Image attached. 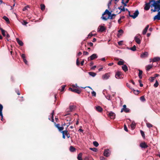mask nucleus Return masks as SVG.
Returning <instances> with one entry per match:
<instances>
[{"instance_id": "2f4dec72", "label": "nucleus", "mask_w": 160, "mask_h": 160, "mask_svg": "<svg viewBox=\"0 0 160 160\" xmlns=\"http://www.w3.org/2000/svg\"><path fill=\"white\" fill-rule=\"evenodd\" d=\"M89 75L93 77H94L96 75V73L93 72H88Z\"/></svg>"}, {"instance_id": "8fccbe9b", "label": "nucleus", "mask_w": 160, "mask_h": 160, "mask_svg": "<svg viewBox=\"0 0 160 160\" xmlns=\"http://www.w3.org/2000/svg\"><path fill=\"white\" fill-rule=\"evenodd\" d=\"M29 8V6H26L24 7L23 8V11H26V10H27V8Z\"/></svg>"}, {"instance_id": "473e14b6", "label": "nucleus", "mask_w": 160, "mask_h": 160, "mask_svg": "<svg viewBox=\"0 0 160 160\" xmlns=\"http://www.w3.org/2000/svg\"><path fill=\"white\" fill-rule=\"evenodd\" d=\"M45 5L42 4L40 5V8L42 11H44L45 9Z\"/></svg>"}, {"instance_id": "423d86ee", "label": "nucleus", "mask_w": 160, "mask_h": 160, "mask_svg": "<svg viewBox=\"0 0 160 160\" xmlns=\"http://www.w3.org/2000/svg\"><path fill=\"white\" fill-rule=\"evenodd\" d=\"M108 117L111 119H114L115 117V114L112 112H108Z\"/></svg>"}, {"instance_id": "49530a36", "label": "nucleus", "mask_w": 160, "mask_h": 160, "mask_svg": "<svg viewBox=\"0 0 160 160\" xmlns=\"http://www.w3.org/2000/svg\"><path fill=\"white\" fill-rule=\"evenodd\" d=\"M94 35H93L91 33H90L88 35L87 38H90L92 36Z\"/></svg>"}, {"instance_id": "5701e85b", "label": "nucleus", "mask_w": 160, "mask_h": 160, "mask_svg": "<svg viewBox=\"0 0 160 160\" xmlns=\"http://www.w3.org/2000/svg\"><path fill=\"white\" fill-rule=\"evenodd\" d=\"M122 68L125 72L127 71L128 70V67L126 65H123L122 67Z\"/></svg>"}, {"instance_id": "052dcab7", "label": "nucleus", "mask_w": 160, "mask_h": 160, "mask_svg": "<svg viewBox=\"0 0 160 160\" xmlns=\"http://www.w3.org/2000/svg\"><path fill=\"white\" fill-rule=\"evenodd\" d=\"M122 42H123V41H120L118 42V44L119 45H122Z\"/></svg>"}, {"instance_id": "37998d69", "label": "nucleus", "mask_w": 160, "mask_h": 160, "mask_svg": "<svg viewBox=\"0 0 160 160\" xmlns=\"http://www.w3.org/2000/svg\"><path fill=\"white\" fill-rule=\"evenodd\" d=\"M118 64L119 65H123L124 64V62L122 61H119L118 62Z\"/></svg>"}, {"instance_id": "20e7f679", "label": "nucleus", "mask_w": 160, "mask_h": 160, "mask_svg": "<svg viewBox=\"0 0 160 160\" xmlns=\"http://www.w3.org/2000/svg\"><path fill=\"white\" fill-rule=\"evenodd\" d=\"M98 57V56L96 54H93L91 56L88 58V60H92L93 59L97 58Z\"/></svg>"}, {"instance_id": "603ef678", "label": "nucleus", "mask_w": 160, "mask_h": 160, "mask_svg": "<svg viewBox=\"0 0 160 160\" xmlns=\"http://www.w3.org/2000/svg\"><path fill=\"white\" fill-rule=\"evenodd\" d=\"M147 30L145 28L143 30L142 32V34L144 35L146 34V33L147 32Z\"/></svg>"}, {"instance_id": "2eb2a0df", "label": "nucleus", "mask_w": 160, "mask_h": 160, "mask_svg": "<svg viewBox=\"0 0 160 160\" xmlns=\"http://www.w3.org/2000/svg\"><path fill=\"white\" fill-rule=\"evenodd\" d=\"M155 6V9L157 8L158 9V11H159L160 10V2H158L157 3H155L154 4Z\"/></svg>"}, {"instance_id": "4c0bfd02", "label": "nucleus", "mask_w": 160, "mask_h": 160, "mask_svg": "<svg viewBox=\"0 0 160 160\" xmlns=\"http://www.w3.org/2000/svg\"><path fill=\"white\" fill-rule=\"evenodd\" d=\"M159 85L158 82L157 80H156L155 83L154 84L153 86L155 88H157L158 87Z\"/></svg>"}, {"instance_id": "ddd939ff", "label": "nucleus", "mask_w": 160, "mask_h": 160, "mask_svg": "<svg viewBox=\"0 0 160 160\" xmlns=\"http://www.w3.org/2000/svg\"><path fill=\"white\" fill-rule=\"evenodd\" d=\"M151 3L150 2L146 3L145 4V6L144 8V9L147 11L149 10L150 8V7L151 6Z\"/></svg>"}, {"instance_id": "13d9d810", "label": "nucleus", "mask_w": 160, "mask_h": 160, "mask_svg": "<svg viewBox=\"0 0 160 160\" xmlns=\"http://www.w3.org/2000/svg\"><path fill=\"white\" fill-rule=\"evenodd\" d=\"M28 22L25 21H23V22H22V23L23 25H26L28 24Z\"/></svg>"}, {"instance_id": "dca6fc26", "label": "nucleus", "mask_w": 160, "mask_h": 160, "mask_svg": "<svg viewBox=\"0 0 160 160\" xmlns=\"http://www.w3.org/2000/svg\"><path fill=\"white\" fill-rule=\"evenodd\" d=\"M158 12V14L155 16L153 18V19L154 20H160V11H159Z\"/></svg>"}, {"instance_id": "6e6d98bb", "label": "nucleus", "mask_w": 160, "mask_h": 160, "mask_svg": "<svg viewBox=\"0 0 160 160\" xmlns=\"http://www.w3.org/2000/svg\"><path fill=\"white\" fill-rule=\"evenodd\" d=\"M5 32L6 31L4 30H2V34L4 37L6 36Z\"/></svg>"}, {"instance_id": "09e8293b", "label": "nucleus", "mask_w": 160, "mask_h": 160, "mask_svg": "<svg viewBox=\"0 0 160 160\" xmlns=\"http://www.w3.org/2000/svg\"><path fill=\"white\" fill-rule=\"evenodd\" d=\"M88 45L89 46L92 47L93 46V43L92 42H88L87 43Z\"/></svg>"}, {"instance_id": "69168bd1", "label": "nucleus", "mask_w": 160, "mask_h": 160, "mask_svg": "<svg viewBox=\"0 0 160 160\" xmlns=\"http://www.w3.org/2000/svg\"><path fill=\"white\" fill-rule=\"evenodd\" d=\"M66 111L67 112H72V111H71V110L70 109V108L69 107L67 109Z\"/></svg>"}, {"instance_id": "f8f14e48", "label": "nucleus", "mask_w": 160, "mask_h": 160, "mask_svg": "<svg viewBox=\"0 0 160 160\" xmlns=\"http://www.w3.org/2000/svg\"><path fill=\"white\" fill-rule=\"evenodd\" d=\"M139 14V12L138 10H136L135 11V12L134 13L133 15H132V16H130V17H132L133 19H135L137 17H138Z\"/></svg>"}, {"instance_id": "c756f323", "label": "nucleus", "mask_w": 160, "mask_h": 160, "mask_svg": "<svg viewBox=\"0 0 160 160\" xmlns=\"http://www.w3.org/2000/svg\"><path fill=\"white\" fill-rule=\"evenodd\" d=\"M69 149H70V151L71 152H73L75 151L76 149L73 147L72 146H71L70 147Z\"/></svg>"}, {"instance_id": "7c9ffc66", "label": "nucleus", "mask_w": 160, "mask_h": 160, "mask_svg": "<svg viewBox=\"0 0 160 160\" xmlns=\"http://www.w3.org/2000/svg\"><path fill=\"white\" fill-rule=\"evenodd\" d=\"M128 48L129 49L133 51H135L136 50V46L135 45H134L132 47V48Z\"/></svg>"}, {"instance_id": "f3484780", "label": "nucleus", "mask_w": 160, "mask_h": 160, "mask_svg": "<svg viewBox=\"0 0 160 160\" xmlns=\"http://www.w3.org/2000/svg\"><path fill=\"white\" fill-rule=\"evenodd\" d=\"M140 146L142 148H146L148 147V145L145 142H142L140 144Z\"/></svg>"}, {"instance_id": "f03ea898", "label": "nucleus", "mask_w": 160, "mask_h": 160, "mask_svg": "<svg viewBox=\"0 0 160 160\" xmlns=\"http://www.w3.org/2000/svg\"><path fill=\"white\" fill-rule=\"evenodd\" d=\"M157 1H155V0H150L149 2L151 3L152 2H153V3L152 4H151V7H154V9H151V11L153 12H155L156 11H158V9L157 8L155 9V6H154V4L155 3V2H156Z\"/></svg>"}, {"instance_id": "4be33fe9", "label": "nucleus", "mask_w": 160, "mask_h": 160, "mask_svg": "<svg viewBox=\"0 0 160 160\" xmlns=\"http://www.w3.org/2000/svg\"><path fill=\"white\" fill-rule=\"evenodd\" d=\"M16 41L21 46H22L23 43V42L21 40H19V38H16Z\"/></svg>"}, {"instance_id": "680f3d73", "label": "nucleus", "mask_w": 160, "mask_h": 160, "mask_svg": "<svg viewBox=\"0 0 160 160\" xmlns=\"http://www.w3.org/2000/svg\"><path fill=\"white\" fill-rule=\"evenodd\" d=\"M83 54L84 55H88L89 54V53L87 52L83 51Z\"/></svg>"}, {"instance_id": "a211bd4d", "label": "nucleus", "mask_w": 160, "mask_h": 160, "mask_svg": "<svg viewBox=\"0 0 160 160\" xmlns=\"http://www.w3.org/2000/svg\"><path fill=\"white\" fill-rule=\"evenodd\" d=\"M95 109L96 111L99 112H101L102 111V108L100 106H98L95 107Z\"/></svg>"}, {"instance_id": "f704fd0d", "label": "nucleus", "mask_w": 160, "mask_h": 160, "mask_svg": "<svg viewBox=\"0 0 160 160\" xmlns=\"http://www.w3.org/2000/svg\"><path fill=\"white\" fill-rule=\"evenodd\" d=\"M54 114V111L53 110L51 114V118L52 119L51 121L52 122H54V119H53Z\"/></svg>"}, {"instance_id": "a19ab883", "label": "nucleus", "mask_w": 160, "mask_h": 160, "mask_svg": "<svg viewBox=\"0 0 160 160\" xmlns=\"http://www.w3.org/2000/svg\"><path fill=\"white\" fill-rule=\"evenodd\" d=\"M141 134L143 138H145V135L144 132L142 130H140Z\"/></svg>"}, {"instance_id": "864d4df0", "label": "nucleus", "mask_w": 160, "mask_h": 160, "mask_svg": "<svg viewBox=\"0 0 160 160\" xmlns=\"http://www.w3.org/2000/svg\"><path fill=\"white\" fill-rule=\"evenodd\" d=\"M92 95V96L95 97L96 96V93L94 91H93L91 92Z\"/></svg>"}, {"instance_id": "b1692460", "label": "nucleus", "mask_w": 160, "mask_h": 160, "mask_svg": "<svg viewBox=\"0 0 160 160\" xmlns=\"http://www.w3.org/2000/svg\"><path fill=\"white\" fill-rule=\"evenodd\" d=\"M152 65H148L146 67V70L147 71H148L150 69L152 68Z\"/></svg>"}, {"instance_id": "ea45409f", "label": "nucleus", "mask_w": 160, "mask_h": 160, "mask_svg": "<svg viewBox=\"0 0 160 160\" xmlns=\"http://www.w3.org/2000/svg\"><path fill=\"white\" fill-rule=\"evenodd\" d=\"M90 149L95 152H97L98 151L97 149L95 148H90Z\"/></svg>"}, {"instance_id": "338daca9", "label": "nucleus", "mask_w": 160, "mask_h": 160, "mask_svg": "<svg viewBox=\"0 0 160 160\" xmlns=\"http://www.w3.org/2000/svg\"><path fill=\"white\" fill-rule=\"evenodd\" d=\"M23 61L26 64H28V62L27 61L26 59H23Z\"/></svg>"}, {"instance_id": "bf43d9fd", "label": "nucleus", "mask_w": 160, "mask_h": 160, "mask_svg": "<svg viewBox=\"0 0 160 160\" xmlns=\"http://www.w3.org/2000/svg\"><path fill=\"white\" fill-rule=\"evenodd\" d=\"M109 11L108 10L106 9L105 12H104V13L102 14L103 16L104 15H105V14H108V13L109 12Z\"/></svg>"}, {"instance_id": "9b49d317", "label": "nucleus", "mask_w": 160, "mask_h": 160, "mask_svg": "<svg viewBox=\"0 0 160 160\" xmlns=\"http://www.w3.org/2000/svg\"><path fill=\"white\" fill-rule=\"evenodd\" d=\"M148 53L147 52H145L141 54L140 57L141 58H144L148 57Z\"/></svg>"}, {"instance_id": "39448f33", "label": "nucleus", "mask_w": 160, "mask_h": 160, "mask_svg": "<svg viewBox=\"0 0 160 160\" xmlns=\"http://www.w3.org/2000/svg\"><path fill=\"white\" fill-rule=\"evenodd\" d=\"M110 154V152L109 149H105L104 150L103 154L104 156L106 157H108Z\"/></svg>"}, {"instance_id": "79ce46f5", "label": "nucleus", "mask_w": 160, "mask_h": 160, "mask_svg": "<svg viewBox=\"0 0 160 160\" xmlns=\"http://www.w3.org/2000/svg\"><path fill=\"white\" fill-rule=\"evenodd\" d=\"M93 144L96 147H98L99 145L98 143V142H97L96 141L94 142H93Z\"/></svg>"}, {"instance_id": "774afa93", "label": "nucleus", "mask_w": 160, "mask_h": 160, "mask_svg": "<svg viewBox=\"0 0 160 160\" xmlns=\"http://www.w3.org/2000/svg\"><path fill=\"white\" fill-rule=\"evenodd\" d=\"M16 92L17 93V94L18 95H20V93L19 91L18 90H17L16 91Z\"/></svg>"}, {"instance_id": "e2e57ef3", "label": "nucleus", "mask_w": 160, "mask_h": 160, "mask_svg": "<svg viewBox=\"0 0 160 160\" xmlns=\"http://www.w3.org/2000/svg\"><path fill=\"white\" fill-rule=\"evenodd\" d=\"M100 160H106V158L103 157H100Z\"/></svg>"}, {"instance_id": "58836bf2", "label": "nucleus", "mask_w": 160, "mask_h": 160, "mask_svg": "<svg viewBox=\"0 0 160 160\" xmlns=\"http://www.w3.org/2000/svg\"><path fill=\"white\" fill-rule=\"evenodd\" d=\"M116 16V15L115 14H112L111 15V16L109 18L110 19H112L113 18H114L115 16Z\"/></svg>"}, {"instance_id": "cd10ccee", "label": "nucleus", "mask_w": 160, "mask_h": 160, "mask_svg": "<svg viewBox=\"0 0 160 160\" xmlns=\"http://www.w3.org/2000/svg\"><path fill=\"white\" fill-rule=\"evenodd\" d=\"M3 19L6 21L8 23H10V21L9 19L6 16H4L3 17Z\"/></svg>"}, {"instance_id": "412c9836", "label": "nucleus", "mask_w": 160, "mask_h": 160, "mask_svg": "<svg viewBox=\"0 0 160 160\" xmlns=\"http://www.w3.org/2000/svg\"><path fill=\"white\" fill-rule=\"evenodd\" d=\"M118 33L117 34V36L119 38L122 35V34L123 33V31L122 29H120L118 31Z\"/></svg>"}, {"instance_id": "9d476101", "label": "nucleus", "mask_w": 160, "mask_h": 160, "mask_svg": "<svg viewBox=\"0 0 160 160\" xmlns=\"http://www.w3.org/2000/svg\"><path fill=\"white\" fill-rule=\"evenodd\" d=\"M106 28L105 27L102 26H100L98 29V32H103L106 30Z\"/></svg>"}, {"instance_id": "7ed1b4c3", "label": "nucleus", "mask_w": 160, "mask_h": 160, "mask_svg": "<svg viewBox=\"0 0 160 160\" xmlns=\"http://www.w3.org/2000/svg\"><path fill=\"white\" fill-rule=\"evenodd\" d=\"M123 108L121 109V112H122L123 111L126 113H128L130 112V109L128 108H126V105H124L123 106Z\"/></svg>"}, {"instance_id": "0eeeda50", "label": "nucleus", "mask_w": 160, "mask_h": 160, "mask_svg": "<svg viewBox=\"0 0 160 160\" xmlns=\"http://www.w3.org/2000/svg\"><path fill=\"white\" fill-rule=\"evenodd\" d=\"M69 126V125H68L67 126V128ZM66 130L64 131H62L61 132L62 133H63L64 134L67 136V138H69L70 137V135L69 133L68 132V131L67 130V128H66Z\"/></svg>"}, {"instance_id": "c03bdc74", "label": "nucleus", "mask_w": 160, "mask_h": 160, "mask_svg": "<svg viewBox=\"0 0 160 160\" xmlns=\"http://www.w3.org/2000/svg\"><path fill=\"white\" fill-rule=\"evenodd\" d=\"M140 100L142 101H145V99L144 98V96H143L140 97Z\"/></svg>"}, {"instance_id": "393cba45", "label": "nucleus", "mask_w": 160, "mask_h": 160, "mask_svg": "<svg viewBox=\"0 0 160 160\" xmlns=\"http://www.w3.org/2000/svg\"><path fill=\"white\" fill-rule=\"evenodd\" d=\"M131 128L132 130H133L135 129L136 127V124L135 122H133L132 124L131 125Z\"/></svg>"}, {"instance_id": "f257e3e1", "label": "nucleus", "mask_w": 160, "mask_h": 160, "mask_svg": "<svg viewBox=\"0 0 160 160\" xmlns=\"http://www.w3.org/2000/svg\"><path fill=\"white\" fill-rule=\"evenodd\" d=\"M123 75L122 74V72L120 71H118L115 74V78L117 79H122L123 78V77L122 76H123Z\"/></svg>"}, {"instance_id": "3c124183", "label": "nucleus", "mask_w": 160, "mask_h": 160, "mask_svg": "<svg viewBox=\"0 0 160 160\" xmlns=\"http://www.w3.org/2000/svg\"><path fill=\"white\" fill-rule=\"evenodd\" d=\"M76 64L77 66H79L80 65V62L79 61V58H78L76 61Z\"/></svg>"}, {"instance_id": "6e6552de", "label": "nucleus", "mask_w": 160, "mask_h": 160, "mask_svg": "<svg viewBox=\"0 0 160 160\" xmlns=\"http://www.w3.org/2000/svg\"><path fill=\"white\" fill-rule=\"evenodd\" d=\"M69 90L72 91V92L76 93L78 94H80L81 92V91L78 89H73L72 88H69Z\"/></svg>"}, {"instance_id": "e433bc0d", "label": "nucleus", "mask_w": 160, "mask_h": 160, "mask_svg": "<svg viewBox=\"0 0 160 160\" xmlns=\"http://www.w3.org/2000/svg\"><path fill=\"white\" fill-rule=\"evenodd\" d=\"M146 125L147 127L148 128H152L153 127V125L152 124L149 122L146 123Z\"/></svg>"}, {"instance_id": "0e129e2a", "label": "nucleus", "mask_w": 160, "mask_h": 160, "mask_svg": "<svg viewBox=\"0 0 160 160\" xmlns=\"http://www.w3.org/2000/svg\"><path fill=\"white\" fill-rule=\"evenodd\" d=\"M21 57L23 59L26 58L25 55L24 54H22L21 55Z\"/></svg>"}, {"instance_id": "6ab92c4d", "label": "nucleus", "mask_w": 160, "mask_h": 160, "mask_svg": "<svg viewBox=\"0 0 160 160\" xmlns=\"http://www.w3.org/2000/svg\"><path fill=\"white\" fill-rule=\"evenodd\" d=\"M60 125L59 124H57L55 125V127L58 128L59 131H62L64 129V127H60Z\"/></svg>"}, {"instance_id": "c9c22d12", "label": "nucleus", "mask_w": 160, "mask_h": 160, "mask_svg": "<svg viewBox=\"0 0 160 160\" xmlns=\"http://www.w3.org/2000/svg\"><path fill=\"white\" fill-rule=\"evenodd\" d=\"M3 106L2 105L0 104V115H1L2 114V112L3 109Z\"/></svg>"}, {"instance_id": "4468645a", "label": "nucleus", "mask_w": 160, "mask_h": 160, "mask_svg": "<svg viewBox=\"0 0 160 160\" xmlns=\"http://www.w3.org/2000/svg\"><path fill=\"white\" fill-rule=\"evenodd\" d=\"M110 76V73H107L103 75L102 78L103 79H108Z\"/></svg>"}, {"instance_id": "72a5a7b5", "label": "nucleus", "mask_w": 160, "mask_h": 160, "mask_svg": "<svg viewBox=\"0 0 160 160\" xmlns=\"http://www.w3.org/2000/svg\"><path fill=\"white\" fill-rule=\"evenodd\" d=\"M118 8L120 10V12L118 13V14L120 13L121 12H124L125 10H126V9L124 8V7H123L122 8H121L120 7H118Z\"/></svg>"}, {"instance_id": "a878e982", "label": "nucleus", "mask_w": 160, "mask_h": 160, "mask_svg": "<svg viewBox=\"0 0 160 160\" xmlns=\"http://www.w3.org/2000/svg\"><path fill=\"white\" fill-rule=\"evenodd\" d=\"M160 60V58L159 57H155L152 60L153 62H155L159 61Z\"/></svg>"}, {"instance_id": "aec40b11", "label": "nucleus", "mask_w": 160, "mask_h": 160, "mask_svg": "<svg viewBox=\"0 0 160 160\" xmlns=\"http://www.w3.org/2000/svg\"><path fill=\"white\" fill-rule=\"evenodd\" d=\"M108 15V17L107 18H106V17H104L102 16V19L105 20H106L107 19L109 18L111 16V12H109L107 14Z\"/></svg>"}, {"instance_id": "1a4fd4ad", "label": "nucleus", "mask_w": 160, "mask_h": 160, "mask_svg": "<svg viewBox=\"0 0 160 160\" xmlns=\"http://www.w3.org/2000/svg\"><path fill=\"white\" fill-rule=\"evenodd\" d=\"M140 36L139 35L136 36L134 38V40L138 44H140L141 43V40H140Z\"/></svg>"}, {"instance_id": "bb28decb", "label": "nucleus", "mask_w": 160, "mask_h": 160, "mask_svg": "<svg viewBox=\"0 0 160 160\" xmlns=\"http://www.w3.org/2000/svg\"><path fill=\"white\" fill-rule=\"evenodd\" d=\"M82 153H80L78 155L77 157V159L78 160H82Z\"/></svg>"}, {"instance_id": "5fc2aeb1", "label": "nucleus", "mask_w": 160, "mask_h": 160, "mask_svg": "<svg viewBox=\"0 0 160 160\" xmlns=\"http://www.w3.org/2000/svg\"><path fill=\"white\" fill-rule=\"evenodd\" d=\"M124 130L126 132H128V129L126 124L124 125Z\"/></svg>"}, {"instance_id": "c85d7f7f", "label": "nucleus", "mask_w": 160, "mask_h": 160, "mask_svg": "<svg viewBox=\"0 0 160 160\" xmlns=\"http://www.w3.org/2000/svg\"><path fill=\"white\" fill-rule=\"evenodd\" d=\"M69 107L70 108L71 111H72V112L75 109V108H76V106L75 105H71L69 106Z\"/></svg>"}, {"instance_id": "4d7b16f0", "label": "nucleus", "mask_w": 160, "mask_h": 160, "mask_svg": "<svg viewBox=\"0 0 160 160\" xmlns=\"http://www.w3.org/2000/svg\"><path fill=\"white\" fill-rule=\"evenodd\" d=\"M142 71L140 70H139V73L138 75H142Z\"/></svg>"}, {"instance_id": "a18cd8bd", "label": "nucleus", "mask_w": 160, "mask_h": 160, "mask_svg": "<svg viewBox=\"0 0 160 160\" xmlns=\"http://www.w3.org/2000/svg\"><path fill=\"white\" fill-rule=\"evenodd\" d=\"M155 79V77H151L149 78V80L150 82H153L154 81Z\"/></svg>"}, {"instance_id": "de8ad7c7", "label": "nucleus", "mask_w": 160, "mask_h": 160, "mask_svg": "<svg viewBox=\"0 0 160 160\" xmlns=\"http://www.w3.org/2000/svg\"><path fill=\"white\" fill-rule=\"evenodd\" d=\"M66 87V85H63V86H62L61 87V92H62L64 90V89H65V88Z\"/></svg>"}]
</instances>
